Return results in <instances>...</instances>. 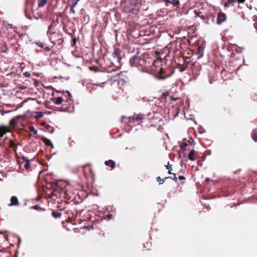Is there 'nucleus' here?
Instances as JSON below:
<instances>
[{"label":"nucleus","instance_id":"7ed1b4c3","mask_svg":"<svg viewBox=\"0 0 257 257\" xmlns=\"http://www.w3.org/2000/svg\"><path fill=\"white\" fill-rule=\"evenodd\" d=\"M49 40L53 44L51 48L56 45H60L63 42V35L59 32H54L49 34Z\"/></svg>","mask_w":257,"mask_h":257},{"label":"nucleus","instance_id":"09e8293b","mask_svg":"<svg viewBox=\"0 0 257 257\" xmlns=\"http://www.w3.org/2000/svg\"><path fill=\"white\" fill-rule=\"evenodd\" d=\"M214 80L213 79H209L210 83L212 84Z\"/></svg>","mask_w":257,"mask_h":257},{"label":"nucleus","instance_id":"72a5a7b5","mask_svg":"<svg viewBox=\"0 0 257 257\" xmlns=\"http://www.w3.org/2000/svg\"><path fill=\"white\" fill-rule=\"evenodd\" d=\"M53 48H51V46H45V47H44L43 49L46 51H50L51 49H52Z\"/></svg>","mask_w":257,"mask_h":257},{"label":"nucleus","instance_id":"f03ea898","mask_svg":"<svg viewBox=\"0 0 257 257\" xmlns=\"http://www.w3.org/2000/svg\"><path fill=\"white\" fill-rule=\"evenodd\" d=\"M110 59L111 60L110 65L107 66L105 69L108 73L115 71L120 68V61L121 60V51L118 48L114 49Z\"/></svg>","mask_w":257,"mask_h":257},{"label":"nucleus","instance_id":"f704fd0d","mask_svg":"<svg viewBox=\"0 0 257 257\" xmlns=\"http://www.w3.org/2000/svg\"><path fill=\"white\" fill-rule=\"evenodd\" d=\"M47 128L48 130V131L50 133H53V132H54V129L53 128V127H50V125H48L47 126Z\"/></svg>","mask_w":257,"mask_h":257},{"label":"nucleus","instance_id":"1a4fd4ad","mask_svg":"<svg viewBox=\"0 0 257 257\" xmlns=\"http://www.w3.org/2000/svg\"><path fill=\"white\" fill-rule=\"evenodd\" d=\"M10 132V128L8 126L0 125V137H3L7 133Z\"/></svg>","mask_w":257,"mask_h":257},{"label":"nucleus","instance_id":"3c124183","mask_svg":"<svg viewBox=\"0 0 257 257\" xmlns=\"http://www.w3.org/2000/svg\"><path fill=\"white\" fill-rule=\"evenodd\" d=\"M75 43H76V40H75V39H73V44L72 45L75 44Z\"/></svg>","mask_w":257,"mask_h":257},{"label":"nucleus","instance_id":"bb28decb","mask_svg":"<svg viewBox=\"0 0 257 257\" xmlns=\"http://www.w3.org/2000/svg\"><path fill=\"white\" fill-rule=\"evenodd\" d=\"M236 0H227L224 5V7H229V6L233 3L235 2Z\"/></svg>","mask_w":257,"mask_h":257},{"label":"nucleus","instance_id":"4d7b16f0","mask_svg":"<svg viewBox=\"0 0 257 257\" xmlns=\"http://www.w3.org/2000/svg\"><path fill=\"white\" fill-rule=\"evenodd\" d=\"M111 216V215H109V218H110V216Z\"/></svg>","mask_w":257,"mask_h":257},{"label":"nucleus","instance_id":"de8ad7c7","mask_svg":"<svg viewBox=\"0 0 257 257\" xmlns=\"http://www.w3.org/2000/svg\"><path fill=\"white\" fill-rule=\"evenodd\" d=\"M198 50L199 53H200V52H201V50H202V47H199L198 48Z\"/></svg>","mask_w":257,"mask_h":257},{"label":"nucleus","instance_id":"6ab92c4d","mask_svg":"<svg viewBox=\"0 0 257 257\" xmlns=\"http://www.w3.org/2000/svg\"><path fill=\"white\" fill-rule=\"evenodd\" d=\"M9 147L13 149V151L16 153L17 145L12 140H10Z\"/></svg>","mask_w":257,"mask_h":257},{"label":"nucleus","instance_id":"37998d69","mask_svg":"<svg viewBox=\"0 0 257 257\" xmlns=\"http://www.w3.org/2000/svg\"><path fill=\"white\" fill-rule=\"evenodd\" d=\"M157 181L159 182H160L161 181H163V179H162L161 178V177L160 176L158 177L157 178ZM164 182H163L162 183H160L159 184H162Z\"/></svg>","mask_w":257,"mask_h":257},{"label":"nucleus","instance_id":"4be33fe9","mask_svg":"<svg viewBox=\"0 0 257 257\" xmlns=\"http://www.w3.org/2000/svg\"><path fill=\"white\" fill-rule=\"evenodd\" d=\"M184 141H186V139H184L183 140ZM188 146V144L187 142H183L181 145H180V147H181V149L179 151V152L180 153L181 150H182V151H184V150H186V147Z\"/></svg>","mask_w":257,"mask_h":257},{"label":"nucleus","instance_id":"2eb2a0df","mask_svg":"<svg viewBox=\"0 0 257 257\" xmlns=\"http://www.w3.org/2000/svg\"><path fill=\"white\" fill-rule=\"evenodd\" d=\"M172 175H173V176H169V177H166L164 178H163V182H165V181L166 180H167V179L170 178V179H172L173 181H174L175 183H177L178 182V179H177V177L176 176V174L172 173Z\"/></svg>","mask_w":257,"mask_h":257},{"label":"nucleus","instance_id":"bf43d9fd","mask_svg":"<svg viewBox=\"0 0 257 257\" xmlns=\"http://www.w3.org/2000/svg\"><path fill=\"white\" fill-rule=\"evenodd\" d=\"M89 170H90V172H91V171H92L91 169H90Z\"/></svg>","mask_w":257,"mask_h":257},{"label":"nucleus","instance_id":"49530a36","mask_svg":"<svg viewBox=\"0 0 257 257\" xmlns=\"http://www.w3.org/2000/svg\"><path fill=\"white\" fill-rule=\"evenodd\" d=\"M66 92L68 93V96L69 97V99L70 100L71 99L70 97H72V95H71V93L68 91H67Z\"/></svg>","mask_w":257,"mask_h":257},{"label":"nucleus","instance_id":"6e6552de","mask_svg":"<svg viewBox=\"0 0 257 257\" xmlns=\"http://www.w3.org/2000/svg\"><path fill=\"white\" fill-rule=\"evenodd\" d=\"M143 115L141 114H139L137 115H134L131 117H129L128 118L129 122H134L135 120L137 121H139L142 120L143 119Z\"/></svg>","mask_w":257,"mask_h":257},{"label":"nucleus","instance_id":"dca6fc26","mask_svg":"<svg viewBox=\"0 0 257 257\" xmlns=\"http://www.w3.org/2000/svg\"><path fill=\"white\" fill-rule=\"evenodd\" d=\"M38 7L39 8L44 7L48 3V0H38Z\"/></svg>","mask_w":257,"mask_h":257},{"label":"nucleus","instance_id":"c9c22d12","mask_svg":"<svg viewBox=\"0 0 257 257\" xmlns=\"http://www.w3.org/2000/svg\"><path fill=\"white\" fill-rule=\"evenodd\" d=\"M37 45L40 47V48H44V47H45V45L42 43V42H38L36 43Z\"/></svg>","mask_w":257,"mask_h":257},{"label":"nucleus","instance_id":"5fc2aeb1","mask_svg":"<svg viewBox=\"0 0 257 257\" xmlns=\"http://www.w3.org/2000/svg\"><path fill=\"white\" fill-rule=\"evenodd\" d=\"M111 216V215H109V218H110V216Z\"/></svg>","mask_w":257,"mask_h":257},{"label":"nucleus","instance_id":"4c0bfd02","mask_svg":"<svg viewBox=\"0 0 257 257\" xmlns=\"http://www.w3.org/2000/svg\"><path fill=\"white\" fill-rule=\"evenodd\" d=\"M194 13L195 14V17H200L201 14V12H197L196 10L194 11Z\"/></svg>","mask_w":257,"mask_h":257},{"label":"nucleus","instance_id":"39448f33","mask_svg":"<svg viewBox=\"0 0 257 257\" xmlns=\"http://www.w3.org/2000/svg\"><path fill=\"white\" fill-rule=\"evenodd\" d=\"M126 73L127 72L126 71H121L120 73H117L115 75H114V80L125 81L126 80H127Z\"/></svg>","mask_w":257,"mask_h":257},{"label":"nucleus","instance_id":"a878e982","mask_svg":"<svg viewBox=\"0 0 257 257\" xmlns=\"http://www.w3.org/2000/svg\"><path fill=\"white\" fill-rule=\"evenodd\" d=\"M3 25L6 28V29H13L14 28L12 24H9L7 23L5 21L3 22Z\"/></svg>","mask_w":257,"mask_h":257},{"label":"nucleus","instance_id":"c85d7f7f","mask_svg":"<svg viewBox=\"0 0 257 257\" xmlns=\"http://www.w3.org/2000/svg\"><path fill=\"white\" fill-rule=\"evenodd\" d=\"M31 208H32L33 209H35V210H37L38 211H44L45 210V209L40 207L39 205H37L32 206L31 207Z\"/></svg>","mask_w":257,"mask_h":257},{"label":"nucleus","instance_id":"9d476101","mask_svg":"<svg viewBox=\"0 0 257 257\" xmlns=\"http://www.w3.org/2000/svg\"><path fill=\"white\" fill-rule=\"evenodd\" d=\"M165 3L166 6H169L170 4H171L173 6L178 8L180 5L179 0H165Z\"/></svg>","mask_w":257,"mask_h":257},{"label":"nucleus","instance_id":"f257e3e1","mask_svg":"<svg viewBox=\"0 0 257 257\" xmlns=\"http://www.w3.org/2000/svg\"><path fill=\"white\" fill-rule=\"evenodd\" d=\"M156 61L149 57L147 55L142 54L140 56H135L130 60V63L132 67H137L139 69H147L151 64L155 66Z\"/></svg>","mask_w":257,"mask_h":257},{"label":"nucleus","instance_id":"0eeeda50","mask_svg":"<svg viewBox=\"0 0 257 257\" xmlns=\"http://www.w3.org/2000/svg\"><path fill=\"white\" fill-rule=\"evenodd\" d=\"M226 19V16L225 14L223 12H220L217 14V23L218 25L221 24L224 22Z\"/></svg>","mask_w":257,"mask_h":257},{"label":"nucleus","instance_id":"b1692460","mask_svg":"<svg viewBox=\"0 0 257 257\" xmlns=\"http://www.w3.org/2000/svg\"><path fill=\"white\" fill-rule=\"evenodd\" d=\"M22 159L24 160H26V163L24 165V167L26 170H28L30 167V164L29 160L25 157H23Z\"/></svg>","mask_w":257,"mask_h":257},{"label":"nucleus","instance_id":"423d86ee","mask_svg":"<svg viewBox=\"0 0 257 257\" xmlns=\"http://www.w3.org/2000/svg\"><path fill=\"white\" fill-rule=\"evenodd\" d=\"M25 117V115H17V116L13 118L9 122V126H8L10 130L15 128L17 125V121L21 118Z\"/></svg>","mask_w":257,"mask_h":257},{"label":"nucleus","instance_id":"13d9d810","mask_svg":"<svg viewBox=\"0 0 257 257\" xmlns=\"http://www.w3.org/2000/svg\"><path fill=\"white\" fill-rule=\"evenodd\" d=\"M44 124H45V123H44H44H42V125H44Z\"/></svg>","mask_w":257,"mask_h":257},{"label":"nucleus","instance_id":"8fccbe9b","mask_svg":"<svg viewBox=\"0 0 257 257\" xmlns=\"http://www.w3.org/2000/svg\"><path fill=\"white\" fill-rule=\"evenodd\" d=\"M90 166V164H86L83 166V168H84L86 167V166Z\"/></svg>","mask_w":257,"mask_h":257},{"label":"nucleus","instance_id":"412c9836","mask_svg":"<svg viewBox=\"0 0 257 257\" xmlns=\"http://www.w3.org/2000/svg\"><path fill=\"white\" fill-rule=\"evenodd\" d=\"M251 138L255 141L257 142V128L254 129L251 132Z\"/></svg>","mask_w":257,"mask_h":257},{"label":"nucleus","instance_id":"20e7f679","mask_svg":"<svg viewBox=\"0 0 257 257\" xmlns=\"http://www.w3.org/2000/svg\"><path fill=\"white\" fill-rule=\"evenodd\" d=\"M34 4V0H27L25 4V14L26 17L32 20V16L31 12L32 10L33 6Z\"/></svg>","mask_w":257,"mask_h":257},{"label":"nucleus","instance_id":"ddd939ff","mask_svg":"<svg viewBox=\"0 0 257 257\" xmlns=\"http://www.w3.org/2000/svg\"><path fill=\"white\" fill-rule=\"evenodd\" d=\"M106 166L110 167L112 169H114L115 166V163L112 160L106 161L104 162Z\"/></svg>","mask_w":257,"mask_h":257},{"label":"nucleus","instance_id":"f8f14e48","mask_svg":"<svg viewBox=\"0 0 257 257\" xmlns=\"http://www.w3.org/2000/svg\"><path fill=\"white\" fill-rule=\"evenodd\" d=\"M19 204L18 199L16 196H13L11 198L10 206H17Z\"/></svg>","mask_w":257,"mask_h":257},{"label":"nucleus","instance_id":"9b49d317","mask_svg":"<svg viewBox=\"0 0 257 257\" xmlns=\"http://www.w3.org/2000/svg\"><path fill=\"white\" fill-rule=\"evenodd\" d=\"M159 74L160 75V78L162 79H164L166 78L167 77L170 76V75H171V74L166 75L165 72L162 68H161L159 69Z\"/></svg>","mask_w":257,"mask_h":257},{"label":"nucleus","instance_id":"c03bdc74","mask_svg":"<svg viewBox=\"0 0 257 257\" xmlns=\"http://www.w3.org/2000/svg\"><path fill=\"white\" fill-rule=\"evenodd\" d=\"M238 4H242L245 2V0H237Z\"/></svg>","mask_w":257,"mask_h":257},{"label":"nucleus","instance_id":"5701e85b","mask_svg":"<svg viewBox=\"0 0 257 257\" xmlns=\"http://www.w3.org/2000/svg\"><path fill=\"white\" fill-rule=\"evenodd\" d=\"M214 18V16H213V15H212L210 13L206 14L205 15V23L206 24H208L209 19L212 18V20H213Z\"/></svg>","mask_w":257,"mask_h":257},{"label":"nucleus","instance_id":"2f4dec72","mask_svg":"<svg viewBox=\"0 0 257 257\" xmlns=\"http://www.w3.org/2000/svg\"><path fill=\"white\" fill-rule=\"evenodd\" d=\"M79 1L80 0H71L72 4L71 5H72V7H75Z\"/></svg>","mask_w":257,"mask_h":257},{"label":"nucleus","instance_id":"393cba45","mask_svg":"<svg viewBox=\"0 0 257 257\" xmlns=\"http://www.w3.org/2000/svg\"><path fill=\"white\" fill-rule=\"evenodd\" d=\"M52 215L55 218H60L61 216V213L58 211H53L52 212Z\"/></svg>","mask_w":257,"mask_h":257},{"label":"nucleus","instance_id":"f3484780","mask_svg":"<svg viewBox=\"0 0 257 257\" xmlns=\"http://www.w3.org/2000/svg\"><path fill=\"white\" fill-rule=\"evenodd\" d=\"M52 101L56 105L60 104L63 101V98L62 97H58L57 98H53Z\"/></svg>","mask_w":257,"mask_h":257},{"label":"nucleus","instance_id":"a19ab883","mask_svg":"<svg viewBox=\"0 0 257 257\" xmlns=\"http://www.w3.org/2000/svg\"><path fill=\"white\" fill-rule=\"evenodd\" d=\"M74 7H72V5H70V12H72L73 14L75 13V11L74 9Z\"/></svg>","mask_w":257,"mask_h":257},{"label":"nucleus","instance_id":"a18cd8bd","mask_svg":"<svg viewBox=\"0 0 257 257\" xmlns=\"http://www.w3.org/2000/svg\"><path fill=\"white\" fill-rule=\"evenodd\" d=\"M200 17L203 20H205V15H201Z\"/></svg>","mask_w":257,"mask_h":257},{"label":"nucleus","instance_id":"aec40b11","mask_svg":"<svg viewBox=\"0 0 257 257\" xmlns=\"http://www.w3.org/2000/svg\"><path fill=\"white\" fill-rule=\"evenodd\" d=\"M195 151L194 150H192L189 153L188 155V159L191 161H194L195 160L194 158Z\"/></svg>","mask_w":257,"mask_h":257},{"label":"nucleus","instance_id":"4468645a","mask_svg":"<svg viewBox=\"0 0 257 257\" xmlns=\"http://www.w3.org/2000/svg\"><path fill=\"white\" fill-rule=\"evenodd\" d=\"M43 142L45 144V145L47 146H51L52 148H53L54 146H53V145L52 144V143L51 142V141L46 138H43L42 139Z\"/></svg>","mask_w":257,"mask_h":257},{"label":"nucleus","instance_id":"864d4df0","mask_svg":"<svg viewBox=\"0 0 257 257\" xmlns=\"http://www.w3.org/2000/svg\"><path fill=\"white\" fill-rule=\"evenodd\" d=\"M172 99L174 100H176V99H175V98H172Z\"/></svg>","mask_w":257,"mask_h":257},{"label":"nucleus","instance_id":"a211bd4d","mask_svg":"<svg viewBox=\"0 0 257 257\" xmlns=\"http://www.w3.org/2000/svg\"><path fill=\"white\" fill-rule=\"evenodd\" d=\"M63 192L65 193V197L66 199H67L68 200H73L75 198L72 196V195H70V192H68V191H63Z\"/></svg>","mask_w":257,"mask_h":257},{"label":"nucleus","instance_id":"cd10ccee","mask_svg":"<svg viewBox=\"0 0 257 257\" xmlns=\"http://www.w3.org/2000/svg\"><path fill=\"white\" fill-rule=\"evenodd\" d=\"M172 165L169 164V162H168V165L166 166V169L168 170V174L171 175L172 174Z\"/></svg>","mask_w":257,"mask_h":257},{"label":"nucleus","instance_id":"603ef678","mask_svg":"<svg viewBox=\"0 0 257 257\" xmlns=\"http://www.w3.org/2000/svg\"><path fill=\"white\" fill-rule=\"evenodd\" d=\"M209 180H210L209 179L207 178L205 179V182H209Z\"/></svg>","mask_w":257,"mask_h":257},{"label":"nucleus","instance_id":"58836bf2","mask_svg":"<svg viewBox=\"0 0 257 257\" xmlns=\"http://www.w3.org/2000/svg\"><path fill=\"white\" fill-rule=\"evenodd\" d=\"M24 75L26 77H30L31 76V74L28 72H26L24 73Z\"/></svg>","mask_w":257,"mask_h":257},{"label":"nucleus","instance_id":"ea45409f","mask_svg":"<svg viewBox=\"0 0 257 257\" xmlns=\"http://www.w3.org/2000/svg\"><path fill=\"white\" fill-rule=\"evenodd\" d=\"M43 114L42 112H38V115L36 116V118L42 117L43 116Z\"/></svg>","mask_w":257,"mask_h":257},{"label":"nucleus","instance_id":"6e6d98bb","mask_svg":"<svg viewBox=\"0 0 257 257\" xmlns=\"http://www.w3.org/2000/svg\"><path fill=\"white\" fill-rule=\"evenodd\" d=\"M111 216V215H109V218H110V216Z\"/></svg>","mask_w":257,"mask_h":257},{"label":"nucleus","instance_id":"e433bc0d","mask_svg":"<svg viewBox=\"0 0 257 257\" xmlns=\"http://www.w3.org/2000/svg\"><path fill=\"white\" fill-rule=\"evenodd\" d=\"M53 23H52V24L51 25H50L48 27V34H50V33H52L51 32V29L53 27Z\"/></svg>","mask_w":257,"mask_h":257},{"label":"nucleus","instance_id":"7c9ffc66","mask_svg":"<svg viewBox=\"0 0 257 257\" xmlns=\"http://www.w3.org/2000/svg\"><path fill=\"white\" fill-rule=\"evenodd\" d=\"M8 50L7 44L6 42L3 43V47L1 49V51L3 52H6Z\"/></svg>","mask_w":257,"mask_h":257},{"label":"nucleus","instance_id":"79ce46f5","mask_svg":"<svg viewBox=\"0 0 257 257\" xmlns=\"http://www.w3.org/2000/svg\"><path fill=\"white\" fill-rule=\"evenodd\" d=\"M178 179L180 180H185L186 179V178L185 177H184L183 176H179Z\"/></svg>","mask_w":257,"mask_h":257},{"label":"nucleus","instance_id":"473e14b6","mask_svg":"<svg viewBox=\"0 0 257 257\" xmlns=\"http://www.w3.org/2000/svg\"><path fill=\"white\" fill-rule=\"evenodd\" d=\"M253 20L257 23V10H255L254 15L252 17Z\"/></svg>","mask_w":257,"mask_h":257},{"label":"nucleus","instance_id":"c756f323","mask_svg":"<svg viewBox=\"0 0 257 257\" xmlns=\"http://www.w3.org/2000/svg\"><path fill=\"white\" fill-rule=\"evenodd\" d=\"M29 130L30 132H33L34 135H37L38 133V131L33 125L29 126Z\"/></svg>","mask_w":257,"mask_h":257}]
</instances>
